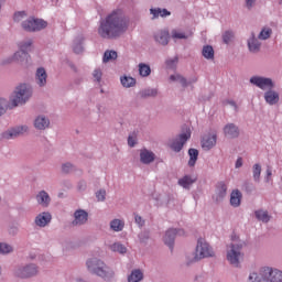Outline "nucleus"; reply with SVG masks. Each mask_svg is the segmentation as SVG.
Returning a JSON list of instances; mask_svg holds the SVG:
<instances>
[{
  "label": "nucleus",
  "instance_id": "obj_24",
  "mask_svg": "<svg viewBox=\"0 0 282 282\" xmlns=\"http://www.w3.org/2000/svg\"><path fill=\"white\" fill-rule=\"evenodd\" d=\"M170 80H172V83H178L183 87H188V85H193V83H197V78H194L192 82H188L186 80V78H184L182 75H178V74L171 75Z\"/></svg>",
  "mask_w": 282,
  "mask_h": 282
},
{
  "label": "nucleus",
  "instance_id": "obj_30",
  "mask_svg": "<svg viewBox=\"0 0 282 282\" xmlns=\"http://www.w3.org/2000/svg\"><path fill=\"white\" fill-rule=\"evenodd\" d=\"M28 53L20 50L12 55L10 63H23V61H28Z\"/></svg>",
  "mask_w": 282,
  "mask_h": 282
},
{
  "label": "nucleus",
  "instance_id": "obj_10",
  "mask_svg": "<svg viewBox=\"0 0 282 282\" xmlns=\"http://www.w3.org/2000/svg\"><path fill=\"white\" fill-rule=\"evenodd\" d=\"M270 267H263L259 271H253L249 274V282H269Z\"/></svg>",
  "mask_w": 282,
  "mask_h": 282
},
{
  "label": "nucleus",
  "instance_id": "obj_9",
  "mask_svg": "<svg viewBox=\"0 0 282 282\" xmlns=\"http://www.w3.org/2000/svg\"><path fill=\"white\" fill-rule=\"evenodd\" d=\"M250 83L263 91H265V89H274V82L268 77L253 76L250 78Z\"/></svg>",
  "mask_w": 282,
  "mask_h": 282
},
{
  "label": "nucleus",
  "instance_id": "obj_60",
  "mask_svg": "<svg viewBox=\"0 0 282 282\" xmlns=\"http://www.w3.org/2000/svg\"><path fill=\"white\" fill-rule=\"evenodd\" d=\"M0 274H1V267H0Z\"/></svg>",
  "mask_w": 282,
  "mask_h": 282
},
{
  "label": "nucleus",
  "instance_id": "obj_42",
  "mask_svg": "<svg viewBox=\"0 0 282 282\" xmlns=\"http://www.w3.org/2000/svg\"><path fill=\"white\" fill-rule=\"evenodd\" d=\"M118 58V53L116 51H106L102 57V63H110V61H116Z\"/></svg>",
  "mask_w": 282,
  "mask_h": 282
},
{
  "label": "nucleus",
  "instance_id": "obj_43",
  "mask_svg": "<svg viewBox=\"0 0 282 282\" xmlns=\"http://www.w3.org/2000/svg\"><path fill=\"white\" fill-rule=\"evenodd\" d=\"M252 175L254 182H261V164L256 163L252 166Z\"/></svg>",
  "mask_w": 282,
  "mask_h": 282
},
{
  "label": "nucleus",
  "instance_id": "obj_34",
  "mask_svg": "<svg viewBox=\"0 0 282 282\" xmlns=\"http://www.w3.org/2000/svg\"><path fill=\"white\" fill-rule=\"evenodd\" d=\"M272 36V28L270 26H264L262 28V30L260 31L258 39L260 41H268V39H270Z\"/></svg>",
  "mask_w": 282,
  "mask_h": 282
},
{
  "label": "nucleus",
  "instance_id": "obj_56",
  "mask_svg": "<svg viewBox=\"0 0 282 282\" xmlns=\"http://www.w3.org/2000/svg\"><path fill=\"white\" fill-rule=\"evenodd\" d=\"M74 52H75V54H82V52H83V44H75L74 45Z\"/></svg>",
  "mask_w": 282,
  "mask_h": 282
},
{
  "label": "nucleus",
  "instance_id": "obj_47",
  "mask_svg": "<svg viewBox=\"0 0 282 282\" xmlns=\"http://www.w3.org/2000/svg\"><path fill=\"white\" fill-rule=\"evenodd\" d=\"M128 144L129 147H135V144H138V137L135 133H132L128 137Z\"/></svg>",
  "mask_w": 282,
  "mask_h": 282
},
{
  "label": "nucleus",
  "instance_id": "obj_50",
  "mask_svg": "<svg viewBox=\"0 0 282 282\" xmlns=\"http://www.w3.org/2000/svg\"><path fill=\"white\" fill-rule=\"evenodd\" d=\"M63 173H72L74 171V165L72 163H64L62 165Z\"/></svg>",
  "mask_w": 282,
  "mask_h": 282
},
{
  "label": "nucleus",
  "instance_id": "obj_25",
  "mask_svg": "<svg viewBox=\"0 0 282 282\" xmlns=\"http://www.w3.org/2000/svg\"><path fill=\"white\" fill-rule=\"evenodd\" d=\"M249 52L257 54L261 50V42L256 39L254 33L251 34V39L248 40Z\"/></svg>",
  "mask_w": 282,
  "mask_h": 282
},
{
  "label": "nucleus",
  "instance_id": "obj_12",
  "mask_svg": "<svg viewBox=\"0 0 282 282\" xmlns=\"http://www.w3.org/2000/svg\"><path fill=\"white\" fill-rule=\"evenodd\" d=\"M177 235L182 236L184 235V231L182 229H169L163 238L164 243H166V246H169L170 248H173V243Z\"/></svg>",
  "mask_w": 282,
  "mask_h": 282
},
{
  "label": "nucleus",
  "instance_id": "obj_6",
  "mask_svg": "<svg viewBox=\"0 0 282 282\" xmlns=\"http://www.w3.org/2000/svg\"><path fill=\"white\" fill-rule=\"evenodd\" d=\"M188 140H191V129H187L185 132H182L177 137L170 140L169 147L172 149V151H175V153H180Z\"/></svg>",
  "mask_w": 282,
  "mask_h": 282
},
{
  "label": "nucleus",
  "instance_id": "obj_28",
  "mask_svg": "<svg viewBox=\"0 0 282 282\" xmlns=\"http://www.w3.org/2000/svg\"><path fill=\"white\" fill-rule=\"evenodd\" d=\"M110 229L113 230V232H122L124 229V220L115 218L110 221Z\"/></svg>",
  "mask_w": 282,
  "mask_h": 282
},
{
  "label": "nucleus",
  "instance_id": "obj_45",
  "mask_svg": "<svg viewBox=\"0 0 282 282\" xmlns=\"http://www.w3.org/2000/svg\"><path fill=\"white\" fill-rule=\"evenodd\" d=\"M14 248L8 242H0V254H10L13 252Z\"/></svg>",
  "mask_w": 282,
  "mask_h": 282
},
{
  "label": "nucleus",
  "instance_id": "obj_38",
  "mask_svg": "<svg viewBox=\"0 0 282 282\" xmlns=\"http://www.w3.org/2000/svg\"><path fill=\"white\" fill-rule=\"evenodd\" d=\"M226 191H228V186L224 183H218L216 187V193H217V199H224L226 197Z\"/></svg>",
  "mask_w": 282,
  "mask_h": 282
},
{
  "label": "nucleus",
  "instance_id": "obj_41",
  "mask_svg": "<svg viewBox=\"0 0 282 282\" xmlns=\"http://www.w3.org/2000/svg\"><path fill=\"white\" fill-rule=\"evenodd\" d=\"M139 74L142 76V78H147L148 76H151V66L141 63L139 64Z\"/></svg>",
  "mask_w": 282,
  "mask_h": 282
},
{
  "label": "nucleus",
  "instance_id": "obj_20",
  "mask_svg": "<svg viewBox=\"0 0 282 282\" xmlns=\"http://www.w3.org/2000/svg\"><path fill=\"white\" fill-rule=\"evenodd\" d=\"M197 182V176L194 175H185L182 178L178 180V185L182 186V188H185L186 191L191 189V186Z\"/></svg>",
  "mask_w": 282,
  "mask_h": 282
},
{
  "label": "nucleus",
  "instance_id": "obj_15",
  "mask_svg": "<svg viewBox=\"0 0 282 282\" xmlns=\"http://www.w3.org/2000/svg\"><path fill=\"white\" fill-rule=\"evenodd\" d=\"M50 221H52V214H50V212L40 213L35 217V226H39L40 228H45Z\"/></svg>",
  "mask_w": 282,
  "mask_h": 282
},
{
  "label": "nucleus",
  "instance_id": "obj_23",
  "mask_svg": "<svg viewBox=\"0 0 282 282\" xmlns=\"http://www.w3.org/2000/svg\"><path fill=\"white\" fill-rule=\"evenodd\" d=\"M169 39L170 36L167 30H162L154 34V40L156 43H160V45H169Z\"/></svg>",
  "mask_w": 282,
  "mask_h": 282
},
{
  "label": "nucleus",
  "instance_id": "obj_8",
  "mask_svg": "<svg viewBox=\"0 0 282 282\" xmlns=\"http://www.w3.org/2000/svg\"><path fill=\"white\" fill-rule=\"evenodd\" d=\"M47 28V22L45 20L29 18L22 22V29L25 32H41V30H45Z\"/></svg>",
  "mask_w": 282,
  "mask_h": 282
},
{
  "label": "nucleus",
  "instance_id": "obj_55",
  "mask_svg": "<svg viewBox=\"0 0 282 282\" xmlns=\"http://www.w3.org/2000/svg\"><path fill=\"white\" fill-rule=\"evenodd\" d=\"M245 1H246V8H248V10H252V8H254L256 0H245Z\"/></svg>",
  "mask_w": 282,
  "mask_h": 282
},
{
  "label": "nucleus",
  "instance_id": "obj_32",
  "mask_svg": "<svg viewBox=\"0 0 282 282\" xmlns=\"http://www.w3.org/2000/svg\"><path fill=\"white\" fill-rule=\"evenodd\" d=\"M256 219L259 221H262L263 224H268L270 221V214H268V210L258 209L254 212Z\"/></svg>",
  "mask_w": 282,
  "mask_h": 282
},
{
  "label": "nucleus",
  "instance_id": "obj_27",
  "mask_svg": "<svg viewBox=\"0 0 282 282\" xmlns=\"http://www.w3.org/2000/svg\"><path fill=\"white\" fill-rule=\"evenodd\" d=\"M120 83L126 89H131V87H135L137 80L131 76L123 75L120 77Z\"/></svg>",
  "mask_w": 282,
  "mask_h": 282
},
{
  "label": "nucleus",
  "instance_id": "obj_37",
  "mask_svg": "<svg viewBox=\"0 0 282 282\" xmlns=\"http://www.w3.org/2000/svg\"><path fill=\"white\" fill-rule=\"evenodd\" d=\"M112 252H119V254H127V247L120 242H115L109 246Z\"/></svg>",
  "mask_w": 282,
  "mask_h": 282
},
{
  "label": "nucleus",
  "instance_id": "obj_11",
  "mask_svg": "<svg viewBox=\"0 0 282 282\" xmlns=\"http://www.w3.org/2000/svg\"><path fill=\"white\" fill-rule=\"evenodd\" d=\"M217 144V134L208 133L205 134L202 139V148L204 151H210V149L215 148Z\"/></svg>",
  "mask_w": 282,
  "mask_h": 282
},
{
  "label": "nucleus",
  "instance_id": "obj_7",
  "mask_svg": "<svg viewBox=\"0 0 282 282\" xmlns=\"http://www.w3.org/2000/svg\"><path fill=\"white\" fill-rule=\"evenodd\" d=\"M39 274V267L34 263L20 265L14 270V276L18 279H32Z\"/></svg>",
  "mask_w": 282,
  "mask_h": 282
},
{
  "label": "nucleus",
  "instance_id": "obj_58",
  "mask_svg": "<svg viewBox=\"0 0 282 282\" xmlns=\"http://www.w3.org/2000/svg\"><path fill=\"white\" fill-rule=\"evenodd\" d=\"M134 221H135V224H138V225H140V226H144V220L142 219V217L141 216H135L134 217Z\"/></svg>",
  "mask_w": 282,
  "mask_h": 282
},
{
  "label": "nucleus",
  "instance_id": "obj_57",
  "mask_svg": "<svg viewBox=\"0 0 282 282\" xmlns=\"http://www.w3.org/2000/svg\"><path fill=\"white\" fill-rule=\"evenodd\" d=\"M236 169H241L243 166V159L238 158L235 164Z\"/></svg>",
  "mask_w": 282,
  "mask_h": 282
},
{
  "label": "nucleus",
  "instance_id": "obj_31",
  "mask_svg": "<svg viewBox=\"0 0 282 282\" xmlns=\"http://www.w3.org/2000/svg\"><path fill=\"white\" fill-rule=\"evenodd\" d=\"M144 279V273L140 269H135L128 275L129 282H140Z\"/></svg>",
  "mask_w": 282,
  "mask_h": 282
},
{
  "label": "nucleus",
  "instance_id": "obj_49",
  "mask_svg": "<svg viewBox=\"0 0 282 282\" xmlns=\"http://www.w3.org/2000/svg\"><path fill=\"white\" fill-rule=\"evenodd\" d=\"M93 76L97 83H100V80L102 78V70L100 68L95 69L93 73Z\"/></svg>",
  "mask_w": 282,
  "mask_h": 282
},
{
  "label": "nucleus",
  "instance_id": "obj_14",
  "mask_svg": "<svg viewBox=\"0 0 282 282\" xmlns=\"http://www.w3.org/2000/svg\"><path fill=\"white\" fill-rule=\"evenodd\" d=\"M225 138L234 140V138H239V128L235 123H227L224 129Z\"/></svg>",
  "mask_w": 282,
  "mask_h": 282
},
{
  "label": "nucleus",
  "instance_id": "obj_13",
  "mask_svg": "<svg viewBox=\"0 0 282 282\" xmlns=\"http://www.w3.org/2000/svg\"><path fill=\"white\" fill-rule=\"evenodd\" d=\"M264 100L267 105H279V100H281L279 91L269 88V90L264 93Z\"/></svg>",
  "mask_w": 282,
  "mask_h": 282
},
{
  "label": "nucleus",
  "instance_id": "obj_40",
  "mask_svg": "<svg viewBox=\"0 0 282 282\" xmlns=\"http://www.w3.org/2000/svg\"><path fill=\"white\" fill-rule=\"evenodd\" d=\"M18 47L21 52H25V54H28V52H30V50L32 48V41L23 40L18 43Z\"/></svg>",
  "mask_w": 282,
  "mask_h": 282
},
{
  "label": "nucleus",
  "instance_id": "obj_3",
  "mask_svg": "<svg viewBox=\"0 0 282 282\" xmlns=\"http://www.w3.org/2000/svg\"><path fill=\"white\" fill-rule=\"evenodd\" d=\"M243 246H246L245 241L232 239L231 243L227 246L226 257L227 261L230 265L235 268H239V263L241 259H243Z\"/></svg>",
  "mask_w": 282,
  "mask_h": 282
},
{
  "label": "nucleus",
  "instance_id": "obj_44",
  "mask_svg": "<svg viewBox=\"0 0 282 282\" xmlns=\"http://www.w3.org/2000/svg\"><path fill=\"white\" fill-rule=\"evenodd\" d=\"M25 19H28V13L25 11H17L13 14V21L14 23H23V21H25Z\"/></svg>",
  "mask_w": 282,
  "mask_h": 282
},
{
  "label": "nucleus",
  "instance_id": "obj_51",
  "mask_svg": "<svg viewBox=\"0 0 282 282\" xmlns=\"http://www.w3.org/2000/svg\"><path fill=\"white\" fill-rule=\"evenodd\" d=\"M232 36H234L232 32H230V31L225 32L223 35L224 43H226V44L230 43V41H232Z\"/></svg>",
  "mask_w": 282,
  "mask_h": 282
},
{
  "label": "nucleus",
  "instance_id": "obj_59",
  "mask_svg": "<svg viewBox=\"0 0 282 282\" xmlns=\"http://www.w3.org/2000/svg\"><path fill=\"white\" fill-rule=\"evenodd\" d=\"M280 4L282 6V0L280 1Z\"/></svg>",
  "mask_w": 282,
  "mask_h": 282
},
{
  "label": "nucleus",
  "instance_id": "obj_1",
  "mask_svg": "<svg viewBox=\"0 0 282 282\" xmlns=\"http://www.w3.org/2000/svg\"><path fill=\"white\" fill-rule=\"evenodd\" d=\"M129 28V22L120 12H112L105 20H101L98 34L101 39H116L124 34Z\"/></svg>",
  "mask_w": 282,
  "mask_h": 282
},
{
  "label": "nucleus",
  "instance_id": "obj_17",
  "mask_svg": "<svg viewBox=\"0 0 282 282\" xmlns=\"http://www.w3.org/2000/svg\"><path fill=\"white\" fill-rule=\"evenodd\" d=\"M28 126H18L15 128L8 130L4 133V138H19V135H23V133H28Z\"/></svg>",
  "mask_w": 282,
  "mask_h": 282
},
{
  "label": "nucleus",
  "instance_id": "obj_26",
  "mask_svg": "<svg viewBox=\"0 0 282 282\" xmlns=\"http://www.w3.org/2000/svg\"><path fill=\"white\" fill-rule=\"evenodd\" d=\"M270 273L268 274L269 282H282V271L269 267Z\"/></svg>",
  "mask_w": 282,
  "mask_h": 282
},
{
  "label": "nucleus",
  "instance_id": "obj_16",
  "mask_svg": "<svg viewBox=\"0 0 282 282\" xmlns=\"http://www.w3.org/2000/svg\"><path fill=\"white\" fill-rule=\"evenodd\" d=\"M35 83L39 87H45L47 85V70L43 67H39L35 72Z\"/></svg>",
  "mask_w": 282,
  "mask_h": 282
},
{
  "label": "nucleus",
  "instance_id": "obj_39",
  "mask_svg": "<svg viewBox=\"0 0 282 282\" xmlns=\"http://www.w3.org/2000/svg\"><path fill=\"white\" fill-rule=\"evenodd\" d=\"M151 14H153V19H158V17H170L171 12L166 9H151L150 10Z\"/></svg>",
  "mask_w": 282,
  "mask_h": 282
},
{
  "label": "nucleus",
  "instance_id": "obj_48",
  "mask_svg": "<svg viewBox=\"0 0 282 282\" xmlns=\"http://www.w3.org/2000/svg\"><path fill=\"white\" fill-rule=\"evenodd\" d=\"M172 39H186V34L178 30L172 31Z\"/></svg>",
  "mask_w": 282,
  "mask_h": 282
},
{
  "label": "nucleus",
  "instance_id": "obj_4",
  "mask_svg": "<svg viewBox=\"0 0 282 282\" xmlns=\"http://www.w3.org/2000/svg\"><path fill=\"white\" fill-rule=\"evenodd\" d=\"M208 257H215V251H213V247L207 243L204 239H198L196 246V253L188 254L186 257L187 265L191 263H195L200 261V259H208Z\"/></svg>",
  "mask_w": 282,
  "mask_h": 282
},
{
  "label": "nucleus",
  "instance_id": "obj_22",
  "mask_svg": "<svg viewBox=\"0 0 282 282\" xmlns=\"http://www.w3.org/2000/svg\"><path fill=\"white\" fill-rule=\"evenodd\" d=\"M34 127L35 129L43 131L50 127V119L43 115H40L34 120Z\"/></svg>",
  "mask_w": 282,
  "mask_h": 282
},
{
  "label": "nucleus",
  "instance_id": "obj_36",
  "mask_svg": "<svg viewBox=\"0 0 282 282\" xmlns=\"http://www.w3.org/2000/svg\"><path fill=\"white\" fill-rule=\"evenodd\" d=\"M188 155H189L188 166H195L197 162V158H199V151H197V149H189Z\"/></svg>",
  "mask_w": 282,
  "mask_h": 282
},
{
  "label": "nucleus",
  "instance_id": "obj_2",
  "mask_svg": "<svg viewBox=\"0 0 282 282\" xmlns=\"http://www.w3.org/2000/svg\"><path fill=\"white\" fill-rule=\"evenodd\" d=\"M32 98V86L30 84H20L9 97V109H14L25 105Z\"/></svg>",
  "mask_w": 282,
  "mask_h": 282
},
{
  "label": "nucleus",
  "instance_id": "obj_35",
  "mask_svg": "<svg viewBox=\"0 0 282 282\" xmlns=\"http://www.w3.org/2000/svg\"><path fill=\"white\" fill-rule=\"evenodd\" d=\"M141 98H155L158 96V89L156 88H145L140 91Z\"/></svg>",
  "mask_w": 282,
  "mask_h": 282
},
{
  "label": "nucleus",
  "instance_id": "obj_19",
  "mask_svg": "<svg viewBox=\"0 0 282 282\" xmlns=\"http://www.w3.org/2000/svg\"><path fill=\"white\" fill-rule=\"evenodd\" d=\"M35 199L40 206L43 208H47L50 206V203L52 202V198L50 197V194L45 191H41L36 194Z\"/></svg>",
  "mask_w": 282,
  "mask_h": 282
},
{
  "label": "nucleus",
  "instance_id": "obj_53",
  "mask_svg": "<svg viewBox=\"0 0 282 282\" xmlns=\"http://www.w3.org/2000/svg\"><path fill=\"white\" fill-rule=\"evenodd\" d=\"M106 196H107V192L105 189H100L96 193V197L98 202H105Z\"/></svg>",
  "mask_w": 282,
  "mask_h": 282
},
{
  "label": "nucleus",
  "instance_id": "obj_46",
  "mask_svg": "<svg viewBox=\"0 0 282 282\" xmlns=\"http://www.w3.org/2000/svg\"><path fill=\"white\" fill-rule=\"evenodd\" d=\"M8 109H10V101H7L6 98H0V116H3Z\"/></svg>",
  "mask_w": 282,
  "mask_h": 282
},
{
  "label": "nucleus",
  "instance_id": "obj_52",
  "mask_svg": "<svg viewBox=\"0 0 282 282\" xmlns=\"http://www.w3.org/2000/svg\"><path fill=\"white\" fill-rule=\"evenodd\" d=\"M177 61H180V58L177 56L169 58L166 61L167 67H171V68L175 67V65H177Z\"/></svg>",
  "mask_w": 282,
  "mask_h": 282
},
{
  "label": "nucleus",
  "instance_id": "obj_54",
  "mask_svg": "<svg viewBox=\"0 0 282 282\" xmlns=\"http://www.w3.org/2000/svg\"><path fill=\"white\" fill-rule=\"evenodd\" d=\"M265 182L267 183L272 182V169H270V167L267 169Z\"/></svg>",
  "mask_w": 282,
  "mask_h": 282
},
{
  "label": "nucleus",
  "instance_id": "obj_5",
  "mask_svg": "<svg viewBox=\"0 0 282 282\" xmlns=\"http://www.w3.org/2000/svg\"><path fill=\"white\" fill-rule=\"evenodd\" d=\"M86 265L91 274H97V276H101V279H111V276H113V271L105 265V262L98 258L88 259Z\"/></svg>",
  "mask_w": 282,
  "mask_h": 282
},
{
  "label": "nucleus",
  "instance_id": "obj_21",
  "mask_svg": "<svg viewBox=\"0 0 282 282\" xmlns=\"http://www.w3.org/2000/svg\"><path fill=\"white\" fill-rule=\"evenodd\" d=\"M140 160L142 164H151V162L155 161V153H153L151 150L142 149L140 151Z\"/></svg>",
  "mask_w": 282,
  "mask_h": 282
},
{
  "label": "nucleus",
  "instance_id": "obj_29",
  "mask_svg": "<svg viewBox=\"0 0 282 282\" xmlns=\"http://www.w3.org/2000/svg\"><path fill=\"white\" fill-rule=\"evenodd\" d=\"M230 204L234 208L241 206V192L238 189L231 192Z\"/></svg>",
  "mask_w": 282,
  "mask_h": 282
},
{
  "label": "nucleus",
  "instance_id": "obj_18",
  "mask_svg": "<svg viewBox=\"0 0 282 282\" xmlns=\"http://www.w3.org/2000/svg\"><path fill=\"white\" fill-rule=\"evenodd\" d=\"M88 217L89 214H87V212L83 209L76 210L73 220L74 226H83V224H87Z\"/></svg>",
  "mask_w": 282,
  "mask_h": 282
},
{
  "label": "nucleus",
  "instance_id": "obj_33",
  "mask_svg": "<svg viewBox=\"0 0 282 282\" xmlns=\"http://www.w3.org/2000/svg\"><path fill=\"white\" fill-rule=\"evenodd\" d=\"M202 54L204 58H207V61H213L215 58V50L210 45L204 46Z\"/></svg>",
  "mask_w": 282,
  "mask_h": 282
}]
</instances>
